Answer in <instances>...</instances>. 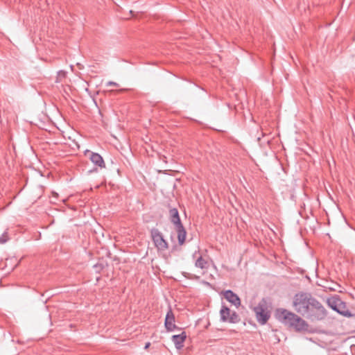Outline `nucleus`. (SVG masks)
Returning a JSON list of instances; mask_svg holds the SVG:
<instances>
[{
	"label": "nucleus",
	"instance_id": "10",
	"mask_svg": "<svg viewBox=\"0 0 355 355\" xmlns=\"http://www.w3.org/2000/svg\"><path fill=\"white\" fill-rule=\"evenodd\" d=\"M225 298L230 302L231 304L234 305L236 307H239L241 304V300L239 296L235 294L231 290H227L224 292Z\"/></svg>",
	"mask_w": 355,
	"mask_h": 355
},
{
	"label": "nucleus",
	"instance_id": "12",
	"mask_svg": "<svg viewBox=\"0 0 355 355\" xmlns=\"http://www.w3.org/2000/svg\"><path fill=\"white\" fill-rule=\"evenodd\" d=\"M89 159L96 166H98L101 168L105 167L104 160L98 153H92Z\"/></svg>",
	"mask_w": 355,
	"mask_h": 355
},
{
	"label": "nucleus",
	"instance_id": "14",
	"mask_svg": "<svg viewBox=\"0 0 355 355\" xmlns=\"http://www.w3.org/2000/svg\"><path fill=\"white\" fill-rule=\"evenodd\" d=\"M106 86H115V87H118L119 86V84L116 82H113V81H109L106 83Z\"/></svg>",
	"mask_w": 355,
	"mask_h": 355
},
{
	"label": "nucleus",
	"instance_id": "8",
	"mask_svg": "<svg viewBox=\"0 0 355 355\" xmlns=\"http://www.w3.org/2000/svg\"><path fill=\"white\" fill-rule=\"evenodd\" d=\"M193 259L195 261V266L196 268H200L202 270H207L209 267V263L207 260L203 258L200 254L199 251H196L193 254Z\"/></svg>",
	"mask_w": 355,
	"mask_h": 355
},
{
	"label": "nucleus",
	"instance_id": "18",
	"mask_svg": "<svg viewBox=\"0 0 355 355\" xmlns=\"http://www.w3.org/2000/svg\"><path fill=\"white\" fill-rule=\"evenodd\" d=\"M124 90H125V89H120V90H119L118 92H123V91H124Z\"/></svg>",
	"mask_w": 355,
	"mask_h": 355
},
{
	"label": "nucleus",
	"instance_id": "1",
	"mask_svg": "<svg viewBox=\"0 0 355 355\" xmlns=\"http://www.w3.org/2000/svg\"><path fill=\"white\" fill-rule=\"evenodd\" d=\"M293 306L298 313L313 320H322L327 316L324 306L309 293H296L293 297Z\"/></svg>",
	"mask_w": 355,
	"mask_h": 355
},
{
	"label": "nucleus",
	"instance_id": "3",
	"mask_svg": "<svg viewBox=\"0 0 355 355\" xmlns=\"http://www.w3.org/2000/svg\"><path fill=\"white\" fill-rule=\"evenodd\" d=\"M169 218L171 222L175 225L178 234V243L182 245L186 240L187 232L181 222L179 212L176 208L170 209Z\"/></svg>",
	"mask_w": 355,
	"mask_h": 355
},
{
	"label": "nucleus",
	"instance_id": "2",
	"mask_svg": "<svg viewBox=\"0 0 355 355\" xmlns=\"http://www.w3.org/2000/svg\"><path fill=\"white\" fill-rule=\"evenodd\" d=\"M275 318L286 326L293 329L295 331H304L308 329V323L301 317L285 309H277Z\"/></svg>",
	"mask_w": 355,
	"mask_h": 355
},
{
	"label": "nucleus",
	"instance_id": "9",
	"mask_svg": "<svg viewBox=\"0 0 355 355\" xmlns=\"http://www.w3.org/2000/svg\"><path fill=\"white\" fill-rule=\"evenodd\" d=\"M327 302L329 306L331 307L333 310L343 314L340 310V308L343 307V302L338 297H332L328 298Z\"/></svg>",
	"mask_w": 355,
	"mask_h": 355
},
{
	"label": "nucleus",
	"instance_id": "13",
	"mask_svg": "<svg viewBox=\"0 0 355 355\" xmlns=\"http://www.w3.org/2000/svg\"><path fill=\"white\" fill-rule=\"evenodd\" d=\"M65 76H66V73L61 70L60 71H58V81H61L62 78H65Z\"/></svg>",
	"mask_w": 355,
	"mask_h": 355
},
{
	"label": "nucleus",
	"instance_id": "5",
	"mask_svg": "<svg viewBox=\"0 0 355 355\" xmlns=\"http://www.w3.org/2000/svg\"><path fill=\"white\" fill-rule=\"evenodd\" d=\"M153 241L158 250L164 251L168 248V244L164 239L163 234L157 229H152L150 231Z\"/></svg>",
	"mask_w": 355,
	"mask_h": 355
},
{
	"label": "nucleus",
	"instance_id": "4",
	"mask_svg": "<svg viewBox=\"0 0 355 355\" xmlns=\"http://www.w3.org/2000/svg\"><path fill=\"white\" fill-rule=\"evenodd\" d=\"M253 309L257 322L261 324H265L270 316L267 300L263 298Z\"/></svg>",
	"mask_w": 355,
	"mask_h": 355
},
{
	"label": "nucleus",
	"instance_id": "15",
	"mask_svg": "<svg viewBox=\"0 0 355 355\" xmlns=\"http://www.w3.org/2000/svg\"><path fill=\"white\" fill-rule=\"evenodd\" d=\"M7 241V235L3 234L1 236H0V243H5Z\"/></svg>",
	"mask_w": 355,
	"mask_h": 355
},
{
	"label": "nucleus",
	"instance_id": "11",
	"mask_svg": "<svg viewBox=\"0 0 355 355\" xmlns=\"http://www.w3.org/2000/svg\"><path fill=\"white\" fill-rule=\"evenodd\" d=\"M187 338V334L182 331L180 334L173 335L171 338L176 349H181L184 347V343Z\"/></svg>",
	"mask_w": 355,
	"mask_h": 355
},
{
	"label": "nucleus",
	"instance_id": "16",
	"mask_svg": "<svg viewBox=\"0 0 355 355\" xmlns=\"http://www.w3.org/2000/svg\"><path fill=\"white\" fill-rule=\"evenodd\" d=\"M150 343L149 342L146 343L145 345L144 349H147L150 347Z\"/></svg>",
	"mask_w": 355,
	"mask_h": 355
},
{
	"label": "nucleus",
	"instance_id": "17",
	"mask_svg": "<svg viewBox=\"0 0 355 355\" xmlns=\"http://www.w3.org/2000/svg\"><path fill=\"white\" fill-rule=\"evenodd\" d=\"M53 195L55 196H57L58 193H56L55 192H53Z\"/></svg>",
	"mask_w": 355,
	"mask_h": 355
},
{
	"label": "nucleus",
	"instance_id": "6",
	"mask_svg": "<svg viewBox=\"0 0 355 355\" xmlns=\"http://www.w3.org/2000/svg\"><path fill=\"white\" fill-rule=\"evenodd\" d=\"M220 316V320L224 322L236 323L239 320L238 314L235 311H231V310L225 306L221 307Z\"/></svg>",
	"mask_w": 355,
	"mask_h": 355
},
{
	"label": "nucleus",
	"instance_id": "7",
	"mask_svg": "<svg viewBox=\"0 0 355 355\" xmlns=\"http://www.w3.org/2000/svg\"><path fill=\"white\" fill-rule=\"evenodd\" d=\"M164 326L167 331H173L175 329H177V326L175 324V315L172 311L171 307H169L168 311L166 313Z\"/></svg>",
	"mask_w": 355,
	"mask_h": 355
}]
</instances>
